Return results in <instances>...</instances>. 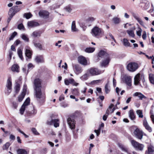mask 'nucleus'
Returning a JSON list of instances; mask_svg holds the SVG:
<instances>
[{"mask_svg": "<svg viewBox=\"0 0 154 154\" xmlns=\"http://www.w3.org/2000/svg\"><path fill=\"white\" fill-rule=\"evenodd\" d=\"M132 15L133 17L141 25H143V21L141 20L137 14L134 13H133Z\"/></svg>", "mask_w": 154, "mask_h": 154, "instance_id": "obj_29", "label": "nucleus"}, {"mask_svg": "<svg viewBox=\"0 0 154 154\" xmlns=\"http://www.w3.org/2000/svg\"><path fill=\"white\" fill-rule=\"evenodd\" d=\"M87 72L91 76L98 75L102 73L103 72L96 68L92 67L88 69Z\"/></svg>", "mask_w": 154, "mask_h": 154, "instance_id": "obj_2", "label": "nucleus"}, {"mask_svg": "<svg viewBox=\"0 0 154 154\" xmlns=\"http://www.w3.org/2000/svg\"><path fill=\"white\" fill-rule=\"evenodd\" d=\"M139 30L137 31L136 33L137 35L140 36L141 35V33L142 32V29L140 28H139Z\"/></svg>", "mask_w": 154, "mask_h": 154, "instance_id": "obj_53", "label": "nucleus"}, {"mask_svg": "<svg viewBox=\"0 0 154 154\" xmlns=\"http://www.w3.org/2000/svg\"><path fill=\"white\" fill-rule=\"evenodd\" d=\"M72 30L73 32H76L78 31V29L76 28L75 23V21H73L72 22L71 26Z\"/></svg>", "mask_w": 154, "mask_h": 154, "instance_id": "obj_38", "label": "nucleus"}, {"mask_svg": "<svg viewBox=\"0 0 154 154\" xmlns=\"http://www.w3.org/2000/svg\"><path fill=\"white\" fill-rule=\"evenodd\" d=\"M26 108L24 106H22L20 110V113L21 115H23V114Z\"/></svg>", "mask_w": 154, "mask_h": 154, "instance_id": "obj_49", "label": "nucleus"}, {"mask_svg": "<svg viewBox=\"0 0 154 154\" xmlns=\"http://www.w3.org/2000/svg\"><path fill=\"white\" fill-rule=\"evenodd\" d=\"M32 132L35 135H38L39 134L38 132L37 131L36 129L34 128H33L32 129Z\"/></svg>", "mask_w": 154, "mask_h": 154, "instance_id": "obj_57", "label": "nucleus"}, {"mask_svg": "<svg viewBox=\"0 0 154 154\" xmlns=\"http://www.w3.org/2000/svg\"><path fill=\"white\" fill-rule=\"evenodd\" d=\"M20 43V41L18 40H17L15 42V44L16 45H17Z\"/></svg>", "mask_w": 154, "mask_h": 154, "instance_id": "obj_63", "label": "nucleus"}, {"mask_svg": "<svg viewBox=\"0 0 154 154\" xmlns=\"http://www.w3.org/2000/svg\"><path fill=\"white\" fill-rule=\"evenodd\" d=\"M138 68V64L135 63H129L127 66V69L129 71L133 72L135 71Z\"/></svg>", "mask_w": 154, "mask_h": 154, "instance_id": "obj_5", "label": "nucleus"}, {"mask_svg": "<svg viewBox=\"0 0 154 154\" xmlns=\"http://www.w3.org/2000/svg\"><path fill=\"white\" fill-rule=\"evenodd\" d=\"M18 28L19 29L24 30V27L22 24H20L18 26Z\"/></svg>", "mask_w": 154, "mask_h": 154, "instance_id": "obj_56", "label": "nucleus"}, {"mask_svg": "<svg viewBox=\"0 0 154 154\" xmlns=\"http://www.w3.org/2000/svg\"><path fill=\"white\" fill-rule=\"evenodd\" d=\"M142 80L143 82L144 80V77L143 75L138 73L137 74L134 78V84L135 85L139 84L140 80Z\"/></svg>", "mask_w": 154, "mask_h": 154, "instance_id": "obj_6", "label": "nucleus"}, {"mask_svg": "<svg viewBox=\"0 0 154 154\" xmlns=\"http://www.w3.org/2000/svg\"><path fill=\"white\" fill-rule=\"evenodd\" d=\"M105 92L106 94L108 93L109 92V90L108 89V84H106L105 86Z\"/></svg>", "mask_w": 154, "mask_h": 154, "instance_id": "obj_55", "label": "nucleus"}, {"mask_svg": "<svg viewBox=\"0 0 154 154\" xmlns=\"http://www.w3.org/2000/svg\"><path fill=\"white\" fill-rule=\"evenodd\" d=\"M17 53L18 55L20 58V59L23 60V57L22 55V51L20 49H19L17 51Z\"/></svg>", "mask_w": 154, "mask_h": 154, "instance_id": "obj_42", "label": "nucleus"}, {"mask_svg": "<svg viewBox=\"0 0 154 154\" xmlns=\"http://www.w3.org/2000/svg\"><path fill=\"white\" fill-rule=\"evenodd\" d=\"M25 49L26 50L25 54L26 57L30 59L31 58L32 54L31 51L30 50V48L28 46H26Z\"/></svg>", "mask_w": 154, "mask_h": 154, "instance_id": "obj_18", "label": "nucleus"}, {"mask_svg": "<svg viewBox=\"0 0 154 154\" xmlns=\"http://www.w3.org/2000/svg\"><path fill=\"white\" fill-rule=\"evenodd\" d=\"M20 89V85L19 83H16L14 88V90L15 93L17 94L19 91Z\"/></svg>", "mask_w": 154, "mask_h": 154, "instance_id": "obj_28", "label": "nucleus"}, {"mask_svg": "<svg viewBox=\"0 0 154 154\" xmlns=\"http://www.w3.org/2000/svg\"><path fill=\"white\" fill-rule=\"evenodd\" d=\"M136 113L140 118H142L143 117L142 111L140 110H138L136 111Z\"/></svg>", "mask_w": 154, "mask_h": 154, "instance_id": "obj_44", "label": "nucleus"}, {"mask_svg": "<svg viewBox=\"0 0 154 154\" xmlns=\"http://www.w3.org/2000/svg\"><path fill=\"white\" fill-rule=\"evenodd\" d=\"M39 14L40 17L45 18H47L49 17V13L47 11L41 10L39 11Z\"/></svg>", "mask_w": 154, "mask_h": 154, "instance_id": "obj_16", "label": "nucleus"}, {"mask_svg": "<svg viewBox=\"0 0 154 154\" xmlns=\"http://www.w3.org/2000/svg\"><path fill=\"white\" fill-rule=\"evenodd\" d=\"M35 95L36 98L39 99L42 97L41 88L35 89Z\"/></svg>", "mask_w": 154, "mask_h": 154, "instance_id": "obj_17", "label": "nucleus"}, {"mask_svg": "<svg viewBox=\"0 0 154 154\" xmlns=\"http://www.w3.org/2000/svg\"><path fill=\"white\" fill-rule=\"evenodd\" d=\"M104 126V123H102L100 124V127L98 129V130H94V132L95 133H96L97 135V136H99V134H100V129H101L100 127H103Z\"/></svg>", "mask_w": 154, "mask_h": 154, "instance_id": "obj_36", "label": "nucleus"}, {"mask_svg": "<svg viewBox=\"0 0 154 154\" xmlns=\"http://www.w3.org/2000/svg\"><path fill=\"white\" fill-rule=\"evenodd\" d=\"M12 104V107L14 109H16L17 107L18 103L15 102H13Z\"/></svg>", "mask_w": 154, "mask_h": 154, "instance_id": "obj_54", "label": "nucleus"}, {"mask_svg": "<svg viewBox=\"0 0 154 154\" xmlns=\"http://www.w3.org/2000/svg\"><path fill=\"white\" fill-rule=\"evenodd\" d=\"M134 134L135 137L139 139H141L143 138V132L138 128H136L134 132Z\"/></svg>", "mask_w": 154, "mask_h": 154, "instance_id": "obj_11", "label": "nucleus"}, {"mask_svg": "<svg viewBox=\"0 0 154 154\" xmlns=\"http://www.w3.org/2000/svg\"><path fill=\"white\" fill-rule=\"evenodd\" d=\"M32 36L35 37H40V34L37 31H34L32 33Z\"/></svg>", "mask_w": 154, "mask_h": 154, "instance_id": "obj_46", "label": "nucleus"}, {"mask_svg": "<svg viewBox=\"0 0 154 154\" xmlns=\"http://www.w3.org/2000/svg\"><path fill=\"white\" fill-rule=\"evenodd\" d=\"M112 21L115 24H118L121 22V19L118 17H114L112 19Z\"/></svg>", "mask_w": 154, "mask_h": 154, "instance_id": "obj_30", "label": "nucleus"}, {"mask_svg": "<svg viewBox=\"0 0 154 154\" xmlns=\"http://www.w3.org/2000/svg\"><path fill=\"white\" fill-rule=\"evenodd\" d=\"M17 33L16 32H13L9 38V40H12L15 37V36L17 35Z\"/></svg>", "mask_w": 154, "mask_h": 154, "instance_id": "obj_47", "label": "nucleus"}, {"mask_svg": "<svg viewBox=\"0 0 154 154\" xmlns=\"http://www.w3.org/2000/svg\"><path fill=\"white\" fill-rule=\"evenodd\" d=\"M129 116L131 120H134L135 119V116L132 110H130L129 112Z\"/></svg>", "mask_w": 154, "mask_h": 154, "instance_id": "obj_31", "label": "nucleus"}, {"mask_svg": "<svg viewBox=\"0 0 154 154\" xmlns=\"http://www.w3.org/2000/svg\"><path fill=\"white\" fill-rule=\"evenodd\" d=\"M95 50L94 48H86L85 50V52L88 53H91L93 52Z\"/></svg>", "mask_w": 154, "mask_h": 154, "instance_id": "obj_40", "label": "nucleus"}, {"mask_svg": "<svg viewBox=\"0 0 154 154\" xmlns=\"http://www.w3.org/2000/svg\"><path fill=\"white\" fill-rule=\"evenodd\" d=\"M135 29V28L134 27L132 29V30H127L126 32L130 37H131L132 38H134V37L135 34H134L133 30H134Z\"/></svg>", "mask_w": 154, "mask_h": 154, "instance_id": "obj_26", "label": "nucleus"}, {"mask_svg": "<svg viewBox=\"0 0 154 154\" xmlns=\"http://www.w3.org/2000/svg\"><path fill=\"white\" fill-rule=\"evenodd\" d=\"M17 154H28V152L25 149H19L17 151Z\"/></svg>", "mask_w": 154, "mask_h": 154, "instance_id": "obj_32", "label": "nucleus"}, {"mask_svg": "<svg viewBox=\"0 0 154 154\" xmlns=\"http://www.w3.org/2000/svg\"><path fill=\"white\" fill-rule=\"evenodd\" d=\"M64 99V97L63 95L62 94L61 95L59 98V100L60 101H61L62 100H63Z\"/></svg>", "mask_w": 154, "mask_h": 154, "instance_id": "obj_64", "label": "nucleus"}, {"mask_svg": "<svg viewBox=\"0 0 154 154\" xmlns=\"http://www.w3.org/2000/svg\"><path fill=\"white\" fill-rule=\"evenodd\" d=\"M143 124L145 128L149 132L152 131V128L149 125L146 118H144L143 121Z\"/></svg>", "mask_w": 154, "mask_h": 154, "instance_id": "obj_21", "label": "nucleus"}, {"mask_svg": "<svg viewBox=\"0 0 154 154\" xmlns=\"http://www.w3.org/2000/svg\"><path fill=\"white\" fill-rule=\"evenodd\" d=\"M98 56L99 57L104 58L109 57V54L103 50L100 51L98 53Z\"/></svg>", "mask_w": 154, "mask_h": 154, "instance_id": "obj_20", "label": "nucleus"}, {"mask_svg": "<svg viewBox=\"0 0 154 154\" xmlns=\"http://www.w3.org/2000/svg\"><path fill=\"white\" fill-rule=\"evenodd\" d=\"M91 33L94 37L100 36L101 33V29L99 27L95 26L92 29Z\"/></svg>", "mask_w": 154, "mask_h": 154, "instance_id": "obj_7", "label": "nucleus"}, {"mask_svg": "<svg viewBox=\"0 0 154 154\" xmlns=\"http://www.w3.org/2000/svg\"><path fill=\"white\" fill-rule=\"evenodd\" d=\"M35 61L38 63L44 62V59L42 56H37L35 59Z\"/></svg>", "mask_w": 154, "mask_h": 154, "instance_id": "obj_23", "label": "nucleus"}, {"mask_svg": "<svg viewBox=\"0 0 154 154\" xmlns=\"http://www.w3.org/2000/svg\"><path fill=\"white\" fill-rule=\"evenodd\" d=\"M34 46L36 48H38L40 50H42V45L40 43H35V42L33 43Z\"/></svg>", "mask_w": 154, "mask_h": 154, "instance_id": "obj_43", "label": "nucleus"}, {"mask_svg": "<svg viewBox=\"0 0 154 154\" xmlns=\"http://www.w3.org/2000/svg\"><path fill=\"white\" fill-rule=\"evenodd\" d=\"M27 86L26 85H24L23 86V88L22 90V92L24 91V92L26 93Z\"/></svg>", "mask_w": 154, "mask_h": 154, "instance_id": "obj_61", "label": "nucleus"}, {"mask_svg": "<svg viewBox=\"0 0 154 154\" xmlns=\"http://www.w3.org/2000/svg\"><path fill=\"white\" fill-rule=\"evenodd\" d=\"M8 14L9 15V17L8 19L7 20V22L8 23H9L10 20H11L12 18L14 16L13 15L11 14L9 12H8Z\"/></svg>", "mask_w": 154, "mask_h": 154, "instance_id": "obj_50", "label": "nucleus"}, {"mask_svg": "<svg viewBox=\"0 0 154 154\" xmlns=\"http://www.w3.org/2000/svg\"><path fill=\"white\" fill-rule=\"evenodd\" d=\"M26 42H29V39L27 35L24 34H23L20 36Z\"/></svg>", "mask_w": 154, "mask_h": 154, "instance_id": "obj_34", "label": "nucleus"}, {"mask_svg": "<svg viewBox=\"0 0 154 154\" xmlns=\"http://www.w3.org/2000/svg\"><path fill=\"white\" fill-rule=\"evenodd\" d=\"M119 146H120V147L121 149L123 151H125L126 152H127L128 150L127 148H125L122 145H120Z\"/></svg>", "mask_w": 154, "mask_h": 154, "instance_id": "obj_58", "label": "nucleus"}, {"mask_svg": "<svg viewBox=\"0 0 154 154\" xmlns=\"http://www.w3.org/2000/svg\"><path fill=\"white\" fill-rule=\"evenodd\" d=\"M10 144L9 143H6L3 146V149H7L8 148Z\"/></svg>", "mask_w": 154, "mask_h": 154, "instance_id": "obj_51", "label": "nucleus"}, {"mask_svg": "<svg viewBox=\"0 0 154 154\" xmlns=\"http://www.w3.org/2000/svg\"><path fill=\"white\" fill-rule=\"evenodd\" d=\"M142 38L144 40L146 39V32H144V33L142 35Z\"/></svg>", "mask_w": 154, "mask_h": 154, "instance_id": "obj_62", "label": "nucleus"}, {"mask_svg": "<svg viewBox=\"0 0 154 154\" xmlns=\"http://www.w3.org/2000/svg\"><path fill=\"white\" fill-rule=\"evenodd\" d=\"M78 59L79 62L84 66L87 65L89 63L86 58L83 56H80L79 57Z\"/></svg>", "mask_w": 154, "mask_h": 154, "instance_id": "obj_8", "label": "nucleus"}, {"mask_svg": "<svg viewBox=\"0 0 154 154\" xmlns=\"http://www.w3.org/2000/svg\"><path fill=\"white\" fill-rule=\"evenodd\" d=\"M34 67V65L31 63H29L28 65V69H29L31 68H32Z\"/></svg>", "mask_w": 154, "mask_h": 154, "instance_id": "obj_59", "label": "nucleus"}, {"mask_svg": "<svg viewBox=\"0 0 154 154\" xmlns=\"http://www.w3.org/2000/svg\"><path fill=\"white\" fill-rule=\"evenodd\" d=\"M147 149V150L146 152V154H154V147L152 145H148Z\"/></svg>", "mask_w": 154, "mask_h": 154, "instance_id": "obj_19", "label": "nucleus"}, {"mask_svg": "<svg viewBox=\"0 0 154 154\" xmlns=\"http://www.w3.org/2000/svg\"><path fill=\"white\" fill-rule=\"evenodd\" d=\"M73 69L75 73L78 75L83 71L82 68L79 65H75L73 66Z\"/></svg>", "mask_w": 154, "mask_h": 154, "instance_id": "obj_10", "label": "nucleus"}, {"mask_svg": "<svg viewBox=\"0 0 154 154\" xmlns=\"http://www.w3.org/2000/svg\"><path fill=\"white\" fill-rule=\"evenodd\" d=\"M24 92H22L18 97V101L20 102L23 100L26 94V93Z\"/></svg>", "mask_w": 154, "mask_h": 154, "instance_id": "obj_27", "label": "nucleus"}, {"mask_svg": "<svg viewBox=\"0 0 154 154\" xmlns=\"http://www.w3.org/2000/svg\"><path fill=\"white\" fill-rule=\"evenodd\" d=\"M12 80L11 77H9L7 81L6 87V93L9 95L11 93L12 90Z\"/></svg>", "mask_w": 154, "mask_h": 154, "instance_id": "obj_4", "label": "nucleus"}, {"mask_svg": "<svg viewBox=\"0 0 154 154\" xmlns=\"http://www.w3.org/2000/svg\"><path fill=\"white\" fill-rule=\"evenodd\" d=\"M131 143L132 145L137 150L142 151L144 148V146L134 140H132Z\"/></svg>", "mask_w": 154, "mask_h": 154, "instance_id": "obj_3", "label": "nucleus"}, {"mask_svg": "<svg viewBox=\"0 0 154 154\" xmlns=\"http://www.w3.org/2000/svg\"><path fill=\"white\" fill-rule=\"evenodd\" d=\"M54 115L52 114L50 117V118L48 121L47 123L48 125H51L54 124L55 127H57L59 126V124L58 123L59 120L58 119H54Z\"/></svg>", "mask_w": 154, "mask_h": 154, "instance_id": "obj_1", "label": "nucleus"}, {"mask_svg": "<svg viewBox=\"0 0 154 154\" xmlns=\"http://www.w3.org/2000/svg\"><path fill=\"white\" fill-rule=\"evenodd\" d=\"M149 79L151 83L154 85V75L152 74H149Z\"/></svg>", "mask_w": 154, "mask_h": 154, "instance_id": "obj_41", "label": "nucleus"}, {"mask_svg": "<svg viewBox=\"0 0 154 154\" xmlns=\"http://www.w3.org/2000/svg\"><path fill=\"white\" fill-rule=\"evenodd\" d=\"M64 83L67 85H69V84H71L73 86H76L79 85V83L75 82L72 78L65 79Z\"/></svg>", "mask_w": 154, "mask_h": 154, "instance_id": "obj_9", "label": "nucleus"}, {"mask_svg": "<svg viewBox=\"0 0 154 154\" xmlns=\"http://www.w3.org/2000/svg\"><path fill=\"white\" fill-rule=\"evenodd\" d=\"M24 17L27 19H29L32 17V15L30 13H25L24 14Z\"/></svg>", "mask_w": 154, "mask_h": 154, "instance_id": "obj_45", "label": "nucleus"}, {"mask_svg": "<svg viewBox=\"0 0 154 154\" xmlns=\"http://www.w3.org/2000/svg\"><path fill=\"white\" fill-rule=\"evenodd\" d=\"M27 26L29 28H32L39 25L38 23L33 20L29 21L27 23Z\"/></svg>", "mask_w": 154, "mask_h": 154, "instance_id": "obj_14", "label": "nucleus"}, {"mask_svg": "<svg viewBox=\"0 0 154 154\" xmlns=\"http://www.w3.org/2000/svg\"><path fill=\"white\" fill-rule=\"evenodd\" d=\"M124 80L125 83L128 86H131V78L130 76H125Z\"/></svg>", "mask_w": 154, "mask_h": 154, "instance_id": "obj_25", "label": "nucleus"}, {"mask_svg": "<svg viewBox=\"0 0 154 154\" xmlns=\"http://www.w3.org/2000/svg\"><path fill=\"white\" fill-rule=\"evenodd\" d=\"M19 66L17 64L13 65L11 67V70L13 72H19Z\"/></svg>", "mask_w": 154, "mask_h": 154, "instance_id": "obj_33", "label": "nucleus"}, {"mask_svg": "<svg viewBox=\"0 0 154 154\" xmlns=\"http://www.w3.org/2000/svg\"><path fill=\"white\" fill-rule=\"evenodd\" d=\"M110 60V59L109 57L105 58V59L102 61L101 63V66L103 67L107 66L108 65Z\"/></svg>", "mask_w": 154, "mask_h": 154, "instance_id": "obj_22", "label": "nucleus"}, {"mask_svg": "<svg viewBox=\"0 0 154 154\" xmlns=\"http://www.w3.org/2000/svg\"><path fill=\"white\" fill-rule=\"evenodd\" d=\"M134 97H138L139 99L142 100L143 98L146 99V97L141 93L139 92H137L134 93L133 95Z\"/></svg>", "mask_w": 154, "mask_h": 154, "instance_id": "obj_24", "label": "nucleus"}, {"mask_svg": "<svg viewBox=\"0 0 154 154\" xmlns=\"http://www.w3.org/2000/svg\"><path fill=\"white\" fill-rule=\"evenodd\" d=\"M42 81L39 78L35 79L34 81V89L41 88Z\"/></svg>", "mask_w": 154, "mask_h": 154, "instance_id": "obj_13", "label": "nucleus"}, {"mask_svg": "<svg viewBox=\"0 0 154 154\" xmlns=\"http://www.w3.org/2000/svg\"><path fill=\"white\" fill-rule=\"evenodd\" d=\"M123 42L124 45L125 46L129 47L130 45V43L127 38H124L123 40Z\"/></svg>", "mask_w": 154, "mask_h": 154, "instance_id": "obj_39", "label": "nucleus"}, {"mask_svg": "<svg viewBox=\"0 0 154 154\" xmlns=\"http://www.w3.org/2000/svg\"><path fill=\"white\" fill-rule=\"evenodd\" d=\"M90 75V74L87 72L82 76L80 78L82 80H86L88 79L89 76Z\"/></svg>", "mask_w": 154, "mask_h": 154, "instance_id": "obj_35", "label": "nucleus"}, {"mask_svg": "<svg viewBox=\"0 0 154 154\" xmlns=\"http://www.w3.org/2000/svg\"><path fill=\"white\" fill-rule=\"evenodd\" d=\"M65 9L67 11H68L69 12H70L72 10V9L69 6L66 7L65 8Z\"/></svg>", "mask_w": 154, "mask_h": 154, "instance_id": "obj_60", "label": "nucleus"}, {"mask_svg": "<svg viewBox=\"0 0 154 154\" xmlns=\"http://www.w3.org/2000/svg\"><path fill=\"white\" fill-rule=\"evenodd\" d=\"M20 10L21 8H19L16 5L11 8L8 12L14 16L16 13L19 11Z\"/></svg>", "mask_w": 154, "mask_h": 154, "instance_id": "obj_12", "label": "nucleus"}, {"mask_svg": "<svg viewBox=\"0 0 154 154\" xmlns=\"http://www.w3.org/2000/svg\"><path fill=\"white\" fill-rule=\"evenodd\" d=\"M67 122L69 128L71 129H74L75 127V122L73 119H71L70 118L68 119Z\"/></svg>", "mask_w": 154, "mask_h": 154, "instance_id": "obj_15", "label": "nucleus"}, {"mask_svg": "<svg viewBox=\"0 0 154 154\" xmlns=\"http://www.w3.org/2000/svg\"><path fill=\"white\" fill-rule=\"evenodd\" d=\"M73 93L74 94L76 95H78L79 94V92L77 88H74L72 90V91Z\"/></svg>", "mask_w": 154, "mask_h": 154, "instance_id": "obj_48", "label": "nucleus"}, {"mask_svg": "<svg viewBox=\"0 0 154 154\" xmlns=\"http://www.w3.org/2000/svg\"><path fill=\"white\" fill-rule=\"evenodd\" d=\"M30 100V98L29 97L27 98L22 105V106H23L25 107L26 108L27 106L29 104Z\"/></svg>", "mask_w": 154, "mask_h": 154, "instance_id": "obj_37", "label": "nucleus"}, {"mask_svg": "<svg viewBox=\"0 0 154 154\" xmlns=\"http://www.w3.org/2000/svg\"><path fill=\"white\" fill-rule=\"evenodd\" d=\"M95 20V18L93 17H89L86 20V22H92L94 21Z\"/></svg>", "mask_w": 154, "mask_h": 154, "instance_id": "obj_52", "label": "nucleus"}]
</instances>
